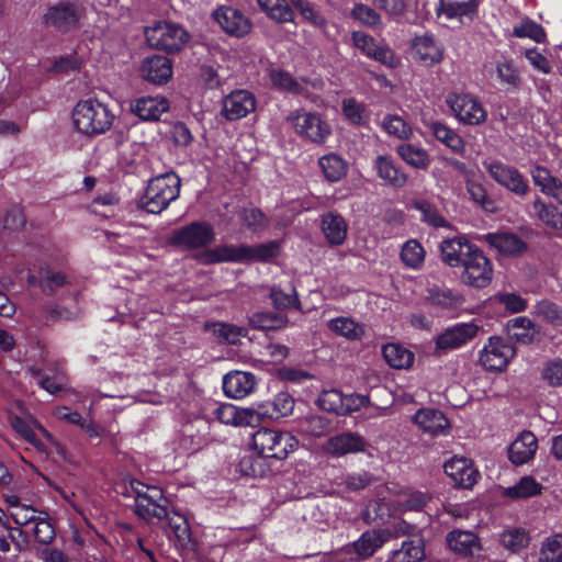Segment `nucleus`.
<instances>
[{"instance_id": "39448f33", "label": "nucleus", "mask_w": 562, "mask_h": 562, "mask_svg": "<svg viewBox=\"0 0 562 562\" xmlns=\"http://www.w3.org/2000/svg\"><path fill=\"white\" fill-rule=\"evenodd\" d=\"M145 37L151 47L166 52L180 50L190 38L183 27L168 22H158L146 27Z\"/></svg>"}, {"instance_id": "473e14b6", "label": "nucleus", "mask_w": 562, "mask_h": 562, "mask_svg": "<svg viewBox=\"0 0 562 562\" xmlns=\"http://www.w3.org/2000/svg\"><path fill=\"white\" fill-rule=\"evenodd\" d=\"M321 228L330 245L338 246L346 240L348 225L338 213L328 212L323 214L321 216Z\"/></svg>"}, {"instance_id": "e2e57ef3", "label": "nucleus", "mask_w": 562, "mask_h": 562, "mask_svg": "<svg viewBox=\"0 0 562 562\" xmlns=\"http://www.w3.org/2000/svg\"><path fill=\"white\" fill-rule=\"evenodd\" d=\"M383 130L400 139L411 138L413 131L411 126L398 115H386L382 121Z\"/></svg>"}, {"instance_id": "1a4fd4ad", "label": "nucleus", "mask_w": 562, "mask_h": 562, "mask_svg": "<svg viewBox=\"0 0 562 562\" xmlns=\"http://www.w3.org/2000/svg\"><path fill=\"white\" fill-rule=\"evenodd\" d=\"M462 282L475 289L486 288L493 278V265L484 252L477 247L474 252L464 259Z\"/></svg>"}, {"instance_id": "49530a36", "label": "nucleus", "mask_w": 562, "mask_h": 562, "mask_svg": "<svg viewBox=\"0 0 562 562\" xmlns=\"http://www.w3.org/2000/svg\"><path fill=\"white\" fill-rule=\"evenodd\" d=\"M529 541V533L524 528H509L499 535V543L512 553L526 549Z\"/></svg>"}, {"instance_id": "9d476101", "label": "nucleus", "mask_w": 562, "mask_h": 562, "mask_svg": "<svg viewBox=\"0 0 562 562\" xmlns=\"http://www.w3.org/2000/svg\"><path fill=\"white\" fill-rule=\"evenodd\" d=\"M85 9L77 2H60L47 10L44 21L55 30L66 33L79 26Z\"/></svg>"}, {"instance_id": "37998d69", "label": "nucleus", "mask_w": 562, "mask_h": 562, "mask_svg": "<svg viewBox=\"0 0 562 562\" xmlns=\"http://www.w3.org/2000/svg\"><path fill=\"white\" fill-rule=\"evenodd\" d=\"M424 555L422 540H405L400 549L391 553L387 562H420Z\"/></svg>"}, {"instance_id": "f257e3e1", "label": "nucleus", "mask_w": 562, "mask_h": 562, "mask_svg": "<svg viewBox=\"0 0 562 562\" xmlns=\"http://www.w3.org/2000/svg\"><path fill=\"white\" fill-rule=\"evenodd\" d=\"M181 181L173 171L153 177L139 198L138 206L150 214H160L178 199Z\"/></svg>"}, {"instance_id": "c03bdc74", "label": "nucleus", "mask_w": 562, "mask_h": 562, "mask_svg": "<svg viewBox=\"0 0 562 562\" xmlns=\"http://www.w3.org/2000/svg\"><path fill=\"white\" fill-rule=\"evenodd\" d=\"M383 358L394 369H406L414 361V355L397 344H387L382 349Z\"/></svg>"}, {"instance_id": "79ce46f5", "label": "nucleus", "mask_w": 562, "mask_h": 562, "mask_svg": "<svg viewBox=\"0 0 562 562\" xmlns=\"http://www.w3.org/2000/svg\"><path fill=\"white\" fill-rule=\"evenodd\" d=\"M427 301L442 310H451L460 306L462 297L448 288L431 286L427 291Z\"/></svg>"}, {"instance_id": "dca6fc26", "label": "nucleus", "mask_w": 562, "mask_h": 562, "mask_svg": "<svg viewBox=\"0 0 562 562\" xmlns=\"http://www.w3.org/2000/svg\"><path fill=\"white\" fill-rule=\"evenodd\" d=\"M443 470L454 485L462 488H472L480 477V473L474 468L472 460L465 457H452L445 462Z\"/></svg>"}, {"instance_id": "c9c22d12", "label": "nucleus", "mask_w": 562, "mask_h": 562, "mask_svg": "<svg viewBox=\"0 0 562 562\" xmlns=\"http://www.w3.org/2000/svg\"><path fill=\"white\" fill-rule=\"evenodd\" d=\"M485 240L499 252L509 256L521 254L526 248L525 243L510 233L487 234Z\"/></svg>"}, {"instance_id": "a18cd8bd", "label": "nucleus", "mask_w": 562, "mask_h": 562, "mask_svg": "<svg viewBox=\"0 0 562 562\" xmlns=\"http://www.w3.org/2000/svg\"><path fill=\"white\" fill-rule=\"evenodd\" d=\"M533 315L553 327L562 326V306L551 300L543 299L537 302Z\"/></svg>"}, {"instance_id": "7c9ffc66", "label": "nucleus", "mask_w": 562, "mask_h": 562, "mask_svg": "<svg viewBox=\"0 0 562 562\" xmlns=\"http://www.w3.org/2000/svg\"><path fill=\"white\" fill-rule=\"evenodd\" d=\"M144 79L155 85L167 82L172 76V66L165 56H153L146 58L140 67Z\"/></svg>"}, {"instance_id": "e433bc0d", "label": "nucleus", "mask_w": 562, "mask_h": 562, "mask_svg": "<svg viewBox=\"0 0 562 562\" xmlns=\"http://www.w3.org/2000/svg\"><path fill=\"white\" fill-rule=\"evenodd\" d=\"M414 52L418 60L428 66L439 63L442 58L441 47L430 35L417 37L414 42Z\"/></svg>"}, {"instance_id": "412c9836", "label": "nucleus", "mask_w": 562, "mask_h": 562, "mask_svg": "<svg viewBox=\"0 0 562 562\" xmlns=\"http://www.w3.org/2000/svg\"><path fill=\"white\" fill-rule=\"evenodd\" d=\"M213 18L223 31L237 37L248 34L251 27L249 20L232 7L218 8L213 13Z\"/></svg>"}, {"instance_id": "6e6d98bb", "label": "nucleus", "mask_w": 562, "mask_h": 562, "mask_svg": "<svg viewBox=\"0 0 562 562\" xmlns=\"http://www.w3.org/2000/svg\"><path fill=\"white\" fill-rule=\"evenodd\" d=\"M428 499L427 494L407 488L397 494L396 505L401 510H420Z\"/></svg>"}, {"instance_id": "6e6552de", "label": "nucleus", "mask_w": 562, "mask_h": 562, "mask_svg": "<svg viewBox=\"0 0 562 562\" xmlns=\"http://www.w3.org/2000/svg\"><path fill=\"white\" fill-rule=\"evenodd\" d=\"M214 240V227L211 223L204 221L192 222L182 226L171 237L173 245L188 250L205 248Z\"/></svg>"}, {"instance_id": "a19ab883", "label": "nucleus", "mask_w": 562, "mask_h": 562, "mask_svg": "<svg viewBox=\"0 0 562 562\" xmlns=\"http://www.w3.org/2000/svg\"><path fill=\"white\" fill-rule=\"evenodd\" d=\"M532 210L535 216L543 224L551 228L562 231V213H560L553 204L547 203L540 198H536L532 202Z\"/></svg>"}, {"instance_id": "f03ea898", "label": "nucleus", "mask_w": 562, "mask_h": 562, "mask_svg": "<svg viewBox=\"0 0 562 562\" xmlns=\"http://www.w3.org/2000/svg\"><path fill=\"white\" fill-rule=\"evenodd\" d=\"M115 115L106 104L97 99L79 101L74 111L72 120L77 131L86 136H97L109 131Z\"/></svg>"}, {"instance_id": "bf43d9fd", "label": "nucleus", "mask_w": 562, "mask_h": 562, "mask_svg": "<svg viewBox=\"0 0 562 562\" xmlns=\"http://www.w3.org/2000/svg\"><path fill=\"white\" fill-rule=\"evenodd\" d=\"M513 35L518 38H531L537 43H542L546 40V32L543 27L529 18H525L521 22L514 26Z\"/></svg>"}, {"instance_id": "cd10ccee", "label": "nucleus", "mask_w": 562, "mask_h": 562, "mask_svg": "<svg viewBox=\"0 0 562 562\" xmlns=\"http://www.w3.org/2000/svg\"><path fill=\"white\" fill-rule=\"evenodd\" d=\"M449 548L457 554L474 557L482 551L480 538L469 530H452L447 535Z\"/></svg>"}, {"instance_id": "3c124183", "label": "nucleus", "mask_w": 562, "mask_h": 562, "mask_svg": "<svg viewBox=\"0 0 562 562\" xmlns=\"http://www.w3.org/2000/svg\"><path fill=\"white\" fill-rule=\"evenodd\" d=\"M78 315V312L57 305L44 308L41 315L34 318V324L37 326H50L60 321L75 319Z\"/></svg>"}, {"instance_id": "72a5a7b5", "label": "nucleus", "mask_w": 562, "mask_h": 562, "mask_svg": "<svg viewBox=\"0 0 562 562\" xmlns=\"http://www.w3.org/2000/svg\"><path fill=\"white\" fill-rule=\"evenodd\" d=\"M378 176L389 184L402 188L407 182V175L386 156H378L374 160Z\"/></svg>"}, {"instance_id": "f8f14e48", "label": "nucleus", "mask_w": 562, "mask_h": 562, "mask_svg": "<svg viewBox=\"0 0 562 562\" xmlns=\"http://www.w3.org/2000/svg\"><path fill=\"white\" fill-rule=\"evenodd\" d=\"M483 166L499 186L519 196H524L528 193V180L516 168L498 160H485Z\"/></svg>"}, {"instance_id": "4c0bfd02", "label": "nucleus", "mask_w": 562, "mask_h": 562, "mask_svg": "<svg viewBox=\"0 0 562 562\" xmlns=\"http://www.w3.org/2000/svg\"><path fill=\"white\" fill-rule=\"evenodd\" d=\"M428 127L436 139L445 144L453 153L461 154L464 151L465 145L463 139L452 128L438 121L430 122Z\"/></svg>"}, {"instance_id": "7ed1b4c3", "label": "nucleus", "mask_w": 562, "mask_h": 562, "mask_svg": "<svg viewBox=\"0 0 562 562\" xmlns=\"http://www.w3.org/2000/svg\"><path fill=\"white\" fill-rule=\"evenodd\" d=\"M299 440L289 431L260 428L251 436L250 448L261 458L284 460L294 452Z\"/></svg>"}, {"instance_id": "052dcab7", "label": "nucleus", "mask_w": 562, "mask_h": 562, "mask_svg": "<svg viewBox=\"0 0 562 562\" xmlns=\"http://www.w3.org/2000/svg\"><path fill=\"white\" fill-rule=\"evenodd\" d=\"M210 329L220 341L231 345L237 344L246 335L245 328L233 324L216 323L210 326Z\"/></svg>"}, {"instance_id": "774afa93", "label": "nucleus", "mask_w": 562, "mask_h": 562, "mask_svg": "<svg viewBox=\"0 0 562 562\" xmlns=\"http://www.w3.org/2000/svg\"><path fill=\"white\" fill-rule=\"evenodd\" d=\"M239 218L241 223L254 233L262 231L268 225L267 216L256 207L244 209L239 213Z\"/></svg>"}, {"instance_id": "2eb2a0df", "label": "nucleus", "mask_w": 562, "mask_h": 562, "mask_svg": "<svg viewBox=\"0 0 562 562\" xmlns=\"http://www.w3.org/2000/svg\"><path fill=\"white\" fill-rule=\"evenodd\" d=\"M479 331V326L473 323H458L445 329L436 339V351L446 352L458 349L472 340Z\"/></svg>"}, {"instance_id": "c85d7f7f", "label": "nucleus", "mask_w": 562, "mask_h": 562, "mask_svg": "<svg viewBox=\"0 0 562 562\" xmlns=\"http://www.w3.org/2000/svg\"><path fill=\"white\" fill-rule=\"evenodd\" d=\"M367 446L368 443L362 436L355 432H342L330 437L327 441L326 449L330 454L340 457L364 451Z\"/></svg>"}, {"instance_id": "680f3d73", "label": "nucleus", "mask_w": 562, "mask_h": 562, "mask_svg": "<svg viewBox=\"0 0 562 562\" xmlns=\"http://www.w3.org/2000/svg\"><path fill=\"white\" fill-rule=\"evenodd\" d=\"M29 535L34 536L38 542L44 544L53 541L55 538V529L45 512L40 513L37 520L31 526Z\"/></svg>"}, {"instance_id": "de8ad7c7", "label": "nucleus", "mask_w": 562, "mask_h": 562, "mask_svg": "<svg viewBox=\"0 0 562 562\" xmlns=\"http://www.w3.org/2000/svg\"><path fill=\"white\" fill-rule=\"evenodd\" d=\"M258 4L271 19L280 23L294 21V12L286 0H258Z\"/></svg>"}, {"instance_id": "5fc2aeb1", "label": "nucleus", "mask_w": 562, "mask_h": 562, "mask_svg": "<svg viewBox=\"0 0 562 562\" xmlns=\"http://www.w3.org/2000/svg\"><path fill=\"white\" fill-rule=\"evenodd\" d=\"M541 490V484L532 476H524L515 485L506 488L504 494L510 498H527L540 494Z\"/></svg>"}, {"instance_id": "ddd939ff", "label": "nucleus", "mask_w": 562, "mask_h": 562, "mask_svg": "<svg viewBox=\"0 0 562 562\" xmlns=\"http://www.w3.org/2000/svg\"><path fill=\"white\" fill-rule=\"evenodd\" d=\"M289 120L300 136L314 143H324L331 132L329 124L317 113L301 111Z\"/></svg>"}, {"instance_id": "5701e85b", "label": "nucleus", "mask_w": 562, "mask_h": 562, "mask_svg": "<svg viewBox=\"0 0 562 562\" xmlns=\"http://www.w3.org/2000/svg\"><path fill=\"white\" fill-rule=\"evenodd\" d=\"M412 420L422 431L431 436L447 435L449 429V420L436 408H420L414 414Z\"/></svg>"}, {"instance_id": "0eeeda50", "label": "nucleus", "mask_w": 562, "mask_h": 562, "mask_svg": "<svg viewBox=\"0 0 562 562\" xmlns=\"http://www.w3.org/2000/svg\"><path fill=\"white\" fill-rule=\"evenodd\" d=\"M446 103L462 124L480 125L486 121L487 112L484 105L470 93H449Z\"/></svg>"}, {"instance_id": "a878e982", "label": "nucleus", "mask_w": 562, "mask_h": 562, "mask_svg": "<svg viewBox=\"0 0 562 562\" xmlns=\"http://www.w3.org/2000/svg\"><path fill=\"white\" fill-rule=\"evenodd\" d=\"M169 109V102L160 95L136 98L131 102V111L143 121H158Z\"/></svg>"}, {"instance_id": "864d4df0", "label": "nucleus", "mask_w": 562, "mask_h": 562, "mask_svg": "<svg viewBox=\"0 0 562 562\" xmlns=\"http://www.w3.org/2000/svg\"><path fill=\"white\" fill-rule=\"evenodd\" d=\"M68 284V278L65 273L52 268H44L40 272V288L43 293L53 295L58 289Z\"/></svg>"}, {"instance_id": "69168bd1", "label": "nucleus", "mask_w": 562, "mask_h": 562, "mask_svg": "<svg viewBox=\"0 0 562 562\" xmlns=\"http://www.w3.org/2000/svg\"><path fill=\"white\" fill-rule=\"evenodd\" d=\"M247 261H268L279 254V244L269 241L257 246H247Z\"/></svg>"}, {"instance_id": "603ef678", "label": "nucleus", "mask_w": 562, "mask_h": 562, "mask_svg": "<svg viewBox=\"0 0 562 562\" xmlns=\"http://www.w3.org/2000/svg\"><path fill=\"white\" fill-rule=\"evenodd\" d=\"M401 259L406 267L419 269L425 261V249L416 239H409L402 247Z\"/></svg>"}, {"instance_id": "13d9d810", "label": "nucleus", "mask_w": 562, "mask_h": 562, "mask_svg": "<svg viewBox=\"0 0 562 562\" xmlns=\"http://www.w3.org/2000/svg\"><path fill=\"white\" fill-rule=\"evenodd\" d=\"M539 562H562V535L547 538L540 548Z\"/></svg>"}, {"instance_id": "aec40b11", "label": "nucleus", "mask_w": 562, "mask_h": 562, "mask_svg": "<svg viewBox=\"0 0 562 562\" xmlns=\"http://www.w3.org/2000/svg\"><path fill=\"white\" fill-rule=\"evenodd\" d=\"M257 386V378L246 371H233L223 378V391L226 396L241 400L251 394Z\"/></svg>"}, {"instance_id": "c756f323", "label": "nucleus", "mask_w": 562, "mask_h": 562, "mask_svg": "<svg viewBox=\"0 0 562 562\" xmlns=\"http://www.w3.org/2000/svg\"><path fill=\"white\" fill-rule=\"evenodd\" d=\"M538 440L531 431H522L509 446V460L520 465L531 460L537 451Z\"/></svg>"}, {"instance_id": "338daca9", "label": "nucleus", "mask_w": 562, "mask_h": 562, "mask_svg": "<svg viewBox=\"0 0 562 562\" xmlns=\"http://www.w3.org/2000/svg\"><path fill=\"white\" fill-rule=\"evenodd\" d=\"M318 404L324 411L344 415V394L339 390L323 391L318 397Z\"/></svg>"}, {"instance_id": "a211bd4d", "label": "nucleus", "mask_w": 562, "mask_h": 562, "mask_svg": "<svg viewBox=\"0 0 562 562\" xmlns=\"http://www.w3.org/2000/svg\"><path fill=\"white\" fill-rule=\"evenodd\" d=\"M353 45L368 57H371L383 65L395 68L400 64L393 50L386 46H379L374 38L361 31L352 32Z\"/></svg>"}, {"instance_id": "f704fd0d", "label": "nucleus", "mask_w": 562, "mask_h": 562, "mask_svg": "<svg viewBox=\"0 0 562 562\" xmlns=\"http://www.w3.org/2000/svg\"><path fill=\"white\" fill-rule=\"evenodd\" d=\"M396 153L402 160L415 169L426 170L430 166V156L422 146L403 143L396 147Z\"/></svg>"}, {"instance_id": "f3484780", "label": "nucleus", "mask_w": 562, "mask_h": 562, "mask_svg": "<svg viewBox=\"0 0 562 562\" xmlns=\"http://www.w3.org/2000/svg\"><path fill=\"white\" fill-rule=\"evenodd\" d=\"M215 418L224 424L235 427H256L258 426V413L255 405L240 408L229 403L220 404L214 409Z\"/></svg>"}, {"instance_id": "ea45409f", "label": "nucleus", "mask_w": 562, "mask_h": 562, "mask_svg": "<svg viewBox=\"0 0 562 562\" xmlns=\"http://www.w3.org/2000/svg\"><path fill=\"white\" fill-rule=\"evenodd\" d=\"M318 166L322 169L324 177L329 182H337L341 180L348 170L347 162L337 154L324 155L318 159Z\"/></svg>"}, {"instance_id": "393cba45", "label": "nucleus", "mask_w": 562, "mask_h": 562, "mask_svg": "<svg viewBox=\"0 0 562 562\" xmlns=\"http://www.w3.org/2000/svg\"><path fill=\"white\" fill-rule=\"evenodd\" d=\"M294 408V400L286 392L278 393L272 402H263L255 405L258 413V426L266 419H278L292 414Z\"/></svg>"}, {"instance_id": "bb28decb", "label": "nucleus", "mask_w": 562, "mask_h": 562, "mask_svg": "<svg viewBox=\"0 0 562 562\" xmlns=\"http://www.w3.org/2000/svg\"><path fill=\"white\" fill-rule=\"evenodd\" d=\"M246 254V245L222 244L203 252L200 256V261L205 265L221 262L243 263L247 262Z\"/></svg>"}, {"instance_id": "4be33fe9", "label": "nucleus", "mask_w": 562, "mask_h": 562, "mask_svg": "<svg viewBox=\"0 0 562 562\" xmlns=\"http://www.w3.org/2000/svg\"><path fill=\"white\" fill-rule=\"evenodd\" d=\"M477 247L463 237L446 239L440 245L441 259L448 266L463 267L465 260Z\"/></svg>"}, {"instance_id": "8fccbe9b", "label": "nucleus", "mask_w": 562, "mask_h": 562, "mask_svg": "<svg viewBox=\"0 0 562 562\" xmlns=\"http://www.w3.org/2000/svg\"><path fill=\"white\" fill-rule=\"evenodd\" d=\"M249 323L255 328L270 330L285 327L288 319L281 313L257 312L249 317Z\"/></svg>"}, {"instance_id": "0e129e2a", "label": "nucleus", "mask_w": 562, "mask_h": 562, "mask_svg": "<svg viewBox=\"0 0 562 562\" xmlns=\"http://www.w3.org/2000/svg\"><path fill=\"white\" fill-rule=\"evenodd\" d=\"M42 510H37L31 505L18 506L13 510H11V517L15 521L16 525L21 526L24 530L25 535H29V530L31 526L37 520Z\"/></svg>"}, {"instance_id": "4d7b16f0", "label": "nucleus", "mask_w": 562, "mask_h": 562, "mask_svg": "<svg viewBox=\"0 0 562 562\" xmlns=\"http://www.w3.org/2000/svg\"><path fill=\"white\" fill-rule=\"evenodd\" d=\"M29 373L38 381L42 389L47 391L49 394H55L61 391L66 385V379L63 372H57L54 376L45 375L41 369L30 368Z\"/></svg>"}, {"instance_id": "58836bf2", "label": "nucleus", "mask_w": 562, "mask_h": 562, "mask_svg": "<svg viewBox=\"0 0 562 562\" xmlns=\"http://www.w3.org/2000/svg\"><path fill=\"white\" fill-rule=\"evenodd\" d=\"M328 328L336 335L342 336L349 340H361L366 335V328L351 317H337L328 321Z\"/></svg>"}, {"instance_id": "4468645a", "label": "nucleus", "mask_w": 562, "mask_h": 562, "mask_svg": "<svg viewBox=\"0 0 562 562\" xmlns=\"http://www.w3.org/2000/svg\"><path fill=\"white\" fill-rule=\"evenodd\" d=\"M514 355L515 349L507 339L491 337L480 353V362L487 370L501 371Z\"/></svg>"}, {"instance_id": "09e8293b", "label": "nucleus", "mask_w": 562, "mask_h": 562, "mask_svg": "<svg viewBox=\"0 0 562 562\" xmlns=\"http://www.w3.org/2000/svg\"><path fill=\"white\" fill-rule=\"evenodd\" d=\"M168 525L171 531V535L177 540L178 544L181 548H189L191 543V531L189 524L184 516L172 513L171 515L167 512Z\"/></svg>"}, {"instance_id": "b1692460", "label": "nucleus", "mask_w": 562, "mask_h": 562, "mask_svg": "<svg viewBox=\"0 0 562 562\" xmlns=\"http://www.w3.org/2000/svg\"><path fill=\"white\" fill-rule=\"evenodd\" d=\"M480 1L479 0H467V1H446L439 0V4L436 8L438 16L443 15L448 20H459L461 23H468L473 21L477 14Z\"/></svg>"}, {"instance_id": "423d86ee", "label": "nucleus", "mask_w": 562, "mask_h": 562, "mask_svg": "<svg viewBox=\"0 0 562 562\" xmlns=\"http://www.w3.org/2000/svg\"><path fill=\"white\" fill-rule=\"evenodd\" d=\"M11 424L13 429L38 451L48 453L55 450L60 456H65V448L41 424L20 417L12 418Z\"/></svg>"}, {"instance_id": "20e7f679", "label": "nucleus", "mask_w": 562, "mask_h": 562, "mask_svg": "<svg viewBox=\"0 0 562 562\" xmlns=\"http://www.w3.org/2000/svg\"><path fill=\"white\" fill-rule=\"evenodd\" d=\"M132 496L135 498V513L143 519H162L167 516V499L157 486H149L139 481L131 482Z\"/></svg>"}, {"instance_id": "2f4dec72", "label": "nucleus", "mask_w": 562, "mask_h": 562, "mask_svg": "<svg viewBox=\"0 0 562 562\" xmlns=\"http://www.w3.org/2000/svg\"><path fill=\"white\" fill-rule=\"evenodd\" d=\"M531 178L540 191L562 205V180L552 176L549 169L536 166L531 170Z\"/></svg>"}, {"instance_id": "6ab92c4d", "label": "nucleus", "mask_w": 562, "mask_h": 562, "mask_svg": "<svg viewBox=\"0 0 562 562\" xmlns=\"http://www.w3.org/2000/svg\"><path fill=\"white\" fill-rule=\"evenodd\" d=\"M256 108V99L247 90H235L223 99V115L229 121L247 116Z\"/></svg>"}, {"instance_id": "9b49d317", "label": "nucleus", "mask_w": 562, "mask_h": 562, "mask_svg": "<svg viewBox=\"0 0 562 562\" xmlns=\"http://www.w3.org/2000/svg\"><path fill=\"white\" fill-rule=\"evenodd\" d=\"M387 540L384 530H369L352 543L344 546L337 553L344 555V561L355 562L373 555Z\"/></svg>"}]
</instances>
